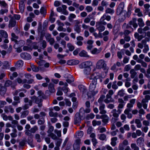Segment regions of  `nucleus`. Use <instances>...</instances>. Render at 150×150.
<instances>
[{
  "label": "nucleus",
  "instance_id": "obj_39",
  "mask_svg": "<svg viewBox=\"0 0 150 150\" xmlns=\"http://www.w3.org/2000/svg\"><path fill=\"white\" fill-rule=\"evenodd\" d=\"M17 81L19 83H26L27 80L25 79H24L22 81L21 79L18 78L17 79Z\"/></svg>",
  "mask_w": 150,
  "mask_h": 150
},
{
  "label": "nucleus",
  "instance_id": "obj_7",
  "mask_svg": "<svg viewBox=\"0 0 150 150\" xmlns=\"http://www.w3.org/2000/svg\"><path fill=\"white\" fill-rule=\"evenodd\" d=\"M150 99V96L149 95H146L145 98L143 99L142 101V104L144 108L146 109L147 108V103H148V100Z\"/></svg>",
  "mask_w": 150,
  "mask_h": 150
},
{
  "label": "nucleus",
  "instance_id": "obj_17",
  "mask_svg": "<svg viewBox=\"0 0 150 150\" xmlns=\"http://www.w3.org/2000/svg\"><path fill=\"white\" fill-rule=\"evenodd\" d=\"M102 49V48L101 47L100 48L98 49L97 48H94L92 50L91 52L93 54H97L101 51Z\"/></svg>",
  "mask_w": 150,
  "mask_h": 150
},
{
  "label": "nucleus",
  "instance_id": "obj_21",
  "mask_svg": "<svg viewBox=\"0 0 150 150\" xmlns=\"http://www.w3.org/2000/svg\"><path fill=\"white\" fill-rule=\"evenodd\" d=\"M81 140L80 139H78L76 140L75 142L74 143L73 147L74 149H75L76 148V145H77L78 146V149H80V144L81 143Z\"/></svg>",
  "mask_w": 150,
  "mask_h": 150
},
{
  "label": "nucleus",
  "instance_id": "obj_16",
  "mask_svg": "<svg viewBox=\"0 0 150 150\" xmlns=\"http://www.w3.org/2000/svg\"><path fill=\"white\" fill-rule=\"evenodd\" d=\"M50 112H49V115L50 117H57L58 116V114L57 112H53L52 107L50 108H49Z\"/></svg>",
  "mask_w": 150,
  "mask_h": 150
},
{
  "label": "nucleus",
  "instance_id": "obj_3",
  "mask_svg": "<svg viewBox=\"0 0 150 150\" xmlns=\"http://www.w3.org/2000/svg\"><path fill=\"white\" fill-rule=\"evenodd\" d=\"M106 67V64L105 61L103 59L99 60L97 62L96 67L98 69H105Z\"/></svg>",
  "mask_w": 150,
  "mask_h": 150
},
{
  "label": "nucleus",
  "instance_id": "obj_43",
  "mask_svg": "<svg viewBox=\"0 0 150 150\" xmlns=\"http://www.w3.org/2000/svg\"><path fill=\"white\" fill-rule=\"evenodd\" d=\"M74 30L77 33H79L81 31V28L80 26L78 25H76L74 28Z\"/></svg>",
  "mask_w": 150,
  "mask_h": 150
},
{
  "label": "nucleus",
  "instance_id": "obj_44",
  "mask_svg": "<svg viewBox=\"0 0 150 150\" xmlns=\"http://www.w3.org/2000/svg\"><path fill=\"white\" fill-rule=\"evenodd\" d=\"M130 74H131V77L132 78H133L137 74V73L133 69H132L130 71Z\"/></svg>",
  "mask_w": 150,
  "mask_h": 150
},
{
  "label": "nucleus",
  "instance_id": "obj_54",
  "mask_svg": "<svg viewBox=\"0 0 150 150\" xmlns=\"http://www.w3.org/2000/svg\"><path fill=\"white\" fill-rule=\"evenodd\" d=\"M76 16L73 13H71L69 16V19L70 21L72 20L73 19L75 18H76Z\"/></svg>",
  "mask_w": 150,
  "mask_h": 150
},
{
  "label": "nucleus",
  "instance_id": "obj_26",
  "mask_svg": "<svg viewBox=\"0 0 150 150\" xmlns=\"http://www.w3.org/2000/svg\"><path fill=\"white\" fill-rule=\"evenodd\" d=\"M0 34L2 37L5 38H7L8 37V35L7 32L4 30H0Z\"/></svg>",
  "mask_w": 150,
  "mask_h": 150
},
{
  "label": "nucleus",
  "instance_id": "obj_33",
  "mask_svg": "<svg viewBox=\"0 0 150 150\" xmlns=\"http://www.w3.org/2000/svg\"><path fill=\"white\" fill-rule=\"evenodd\" d=\"M11 35L12 36L11 39L12 41H14L16 43L17 42L16 39L18 38V37L16 36L15 34L13 33H12Z\"/></svg>",
  "mask_w": 150,
  "mask_h": 150
},
{
  "label": "nucleus",
  "instance_id": "obj_56",
  "mask_svg": "<svg viewBox=\"0 0 150 150\" xmlns=\"http://www.w3.org/2000/svg\"><path fill=\"white\" fill-rule=\"evenodd\" d=\"M31 67L33 71L35 72H38L39 70V69L38 67L34 65H32L31 66Z\"/></svg>",
  "mask_w": 150,
  "mask_h": 150
},
{
  "label": "nucleus",
  "instance_id": "obj_15",
  "mask_svg": "<svg viewBox=\"0 0 150 150\" xmlns=\"http://www.w3.org/2000/svg\"><path fill=\"white\" fill-rule=\"evenodd\" d=\"M101 118L103 119L102 121L105 124H106L108 122L109 118L106 115H104L101 116Z\"/></svg>",
  "mask_w": 150,
  "mask_h": 150
},
{
  "label": "nucleus",
  "instance_id": "obj_23",
  "mask_svg": "<svg viewBox=\"0 0 150 150\" xmlns=\"http://www.w3.org/2000/svg\"><path fill=\"white\" fill-rule=\"evenodd\" d=\"M134 36L137 39L138 41H139L143 38L144 36L143 35H139L138 33H136L134 34Z\"/></svg>",
  "mask_w": 150,
  "mask_h": 150
},
{
  "label": "nucleus",
  "instance_id": "obj_29",
  "mask_svg": "<svg viewBox=\"0 0 150 150\" xmlns=\"http://www.w3.org/2000/svg\"><path fill=\"white\" fill-rule=\"evenodd\" d=\"M135 12L136 13H137V15L139 17H141L143 16L142 13L141 11L139 8H136L135 10Z\"/></svg>",
  "mask_w": 150,
  "mask_h": 150
},
{
  "label": "nucleus",
  "instance_id": "obj_47",
  "mask_svg": "<svg viewBox=\"0 0 150 150\" xmlns=\"http://www.w3.org/2000/svg\"><path fill=\"white\" fill-rule=\"evenodd\" d=\"M106 135L104 134H101L99 136V139L101 140H104L106 139Z\"/></svg>",
  "mask_w": 150,
  "mask_h": 150
},
{
  "label": "nucleus",
  "instance_id": "obj_59",
  "mask_svg": "<svg viewBox=\"0 0 150 150\" xmlns=\"http://www.w3.org/2000/svg\"><path fill=\"white\" fill-rule=\"evenodd\" d=\"M35 137L37 140V141L38 142H40L41 141V139L40 138V136L39 134H36L35 135Z\"/></svg>",
  "mask_w": 150,
  "mask_h": 150
},
{
  "label": "nucleus",
  "instance_id": "obj_20",
  "mask_svg": "<svg viewBox=\"0 0 150 150\" xmlns=\"http://www.w3.org/2000/svg\"><path fill=\"white\" fill-rule=\"evenodd\" d=\"M105 107V105L104 104H102L100 105L99 110H100V113L101 114H104L106 113V111L104 110Z\"/></svg>",
  "mask_w": 150,
  "mask_h": 150
},
{
  "label": "nucleus",
  "instance_id": "obj_38",
  "mask_svg": "<svg viewBox=\"0 0 150 150\" xmlns=\"http://www.w3.org/2000/svg\"><path fill=\"white\" fill-rule=\"evenodd\" d=\"M137 31L139 33L142 34V35L144 36H145L146 35V33L144 32L143 28H138L137 30Z\"/></svg>",
  "mask_w": 150,
  "mask_h": 150
},
{
  "label": "nucleus",
  "instance_id": "obj_61",
  "mask_svg": "<svg viewBox=\"0 0 150 150\" xmlns=\"http://www.w3.org/2000/svg\"><path fill=\"white\" fill-rule=\"evenodd\" d=\"M149 129V128L147 126H145L143 127H142L141 129L142 131L145 132V133H146Z\"/></svg>",
  "mask_w": 150,
  "mask_h": 150
},
{
  "label": "nucleus",
  "instance_id": "obj_42",
  "mask_svg": "<svg viewBox=\"0 0 150 150\" xmlns=\"http://www.w3.org/2000/svg\"><path fill=\"white\" fill-rule=\"evenodd\" d=\"M125 103H120L118 107V108L119 109L117 110V112H119V113H120L121 111L120 109H121L123 108L124 106L125 105Z\"/></svg>",
  "mask_w": 150,
  "mask_h": 150
},
{
  "label": "nucleus",
  "instance_id": "obj_32",
  "mask_svg": "<svg viewBox=\"0 0 150 150\" xmlns=\"http://www.w3.org/2000/svg\"><path fill=\"white\" fill-rule=\"evenodd\" d=\"M114 12V11L113 9L110 8H107L105 10V13H109L110 14H112Z\"/></svg>",
  "mask_w": 150,
  "mask_h": 150
},
{
  "label": "nucleus",
  "instance_id": "obj_22",
  "mask_svg": "<svg viewBox=\"0 0 150 150\" xmlns=\"http://www.w3.org/2000/svg\"><path fill=\"white\" fill-rule=\"evenodd\" d=\"M117 140V137H113L111 139V142L110 144L111 145L113 146H115L116 144V141Z\"/></svg>",
  "mask_w": 150,
  "mask_h": 150
},
{
  "label": "nucleus",
  "instance_id": "obj_30",
  "mask_svg": "<svg viewBox=\"0 0 150 150\" xmlns=\"http://www.w3.org/2000/svg\"><path fill=\"white\" fill-rule=\"evenodd\" d=\"M83 135V132L82 131H80L76 133V136L77 138H81Z\"/></svg>",
  "mask_w": 150,
  "mask_h": 150
},
{
  "label": "nucleus",
  "instance_id": "obj_52",
  "mask_svg": "<svg viewBox=\"0 0 150 150\" xmlns=\"http://www.w3.org/2000/svg\"><path fill=\"white\" fill-rule=\"evenodd\" d=\"M3 66L4 68V69H7L9 66L8 62L7 61H4L3 63Z\"/></svg>",
  "mask_w": 150,
  "mask_h": 150
},
{
  "label": "nucleus",
  "instance_id": "obj_37",
  "mask_svg": "<svg viewBox=\"0 0 150 150\" xmlns=\"http://www.w3.org/2000/svg\"><path fill=\"white\" fill-rule=\"evenodd\" d=\"M91 71V69L90 68H86L84 70V73L86 75H88L90 74Z\"/></svg>",
  "mask_w": 150,
  "mask_h": 150
},
{
  "label": "nucleus",
  "instance_id": "obj_63",
  "mask_svg": "<svg viewBox=\"0 0 150 150\" xmlns=\"http://www.w3.org/2000/svg\"><path fill=\"white\" fill-rule=\"evenodd\" d=\"M38 130V127L36 126H35L30 129L31 132L34 133Z\"/></svg>",
  "mask_w": 150,
  "mask_h": 150
},
{
  "label": "nucleus",
  "instance_id": "obj_13",
  "mask_svg": "<svg viewBox=\"0 0 150 150\" xmlns=\"http://www.w3.org/2000/svg\"><path fill=\"white\" fill-rule=\"evenodd\" d=\"M21 57L25 59L29 60L31 59V55L27 53H22L21 54Z\"/></svg>",
  "mask_w": 150,
  "mask_h": 150
},
{
  "label": "nucleus",
  "instance_id": "obj_11",
  "mask_svg": "<svg viewBox=\"0 0 150 150\" xmlns=\"http://www.w3.org/2000/svg\"><path fill=\"white\" fill-rule=\"evenodd\" d=\"M74 123L75 124L79 123L81 122V117L80 114L79 113H77L75 116L74 119Z\"/></svg>",
  "mask_w": 150,
  "mask_h": 150
},
{
  "label": "nucleus",
  "instance_id": "obj_8",
  "mask_svg": "<svg viewBox=\"0 0 150 150\" xmlns=\"http://www.w3.org/2000/svg\"><path fill=\"white\" fill-rule=\"evenodd\" d=\"M92 64V63L91 61H87L83 62L81 64L79 65V67L81 68H90Z\"/></svg>",
  "mask_w": 150,
  "mask_h": 150
},
{
  "label": "nucleus",
  "instance_id": "obj_10",
  "mask_svg": "<svg viewBox=\"0 0 150 150\" xmlns=\"http://www.w3.org/2000/svg\"><path fill=\"white\" fill-rule=\"evenodd\" d=\"M101 76L100 74L98 72H95L92 74L89 77L90 79H93V81L96 80L100 78Z\"/></svg>",
  "mask_w": 150,
  "mask_h": 150
},
{
  "label": "nucleus",
  "instance_id": "obj_55",
  "mask_svg": "<svg viewBox=\"0 0 150 150\" xmlns=\"http://www.w3.org/2000/svg\"><path fill=\"white\" fill-rule=\"evenodd\" d=\"M16 24V22L14 21H10L9 27H14Z\"/></svg>",
  "mask_w": 150,
  "mask_h": 150
},
{
  "label": "nucleus",
  "instance_id": "obj_49",
  "mask_svg": "<svg viewBox=\"0 0 150 150\" xmlns=\"http://www.w3.org/2000/svg\"><path fill=\"white\" fill-rule=\"evenodd\" d=\"M13 132L11 133L10 134L11 136L12 137H16L17 136L16 134L17 130L16 129H14L13 130Z\"/></svg>",
  "mask_w": 150,
  "mask_h": 150
},
{
  "label": "nucleus",
  "instance_id": "obj_28",
  "mask_svg": "<svg viewBox=\"0 0 150 150\" xmlns=\"http://www.w3.org/2000/svg\"><path fill=\"white\" fill-rule=\"evenodd\" d=\"M23 62L22 60H19L16 63V67H22L23 65Z\"/></svg>",
  "mask_w": 150,
  "mask_h": 150
},
{
  "label": "nucleus",
  "instance_id": "obj_57",
  "mask_svg": "<svg viewBox=\"0 0 150 150\" xmlns=\"http://www.w3.org/2000/svg\"><path fill=\"white\" fill-rule=\"evenodd\" d=\"M123 11V9L118 7L117 9V15H120Z\"/></svg>",
  "mask_w": 150,
  "mask_h": 150
},
{
  "label": "nucleus",
  "instance_id": "obj_2",
  "mask_svg": "<svg viewBox=\"0 0 150 150\" xmlns=\"http://www.w3.org/2000/svg\"><path fill=\"white\" fill-rule=\"evenodd\" d=\"M96 81H92L89 86V91L87 93V95L88 99L92 98V99L91 100V101L93 100L94 96L98 92V90L94 91L96 88Z\"/></svg>",
  "mask_w": 150,
  "mask_h": 150
},
{
  "label": "nucleus",
  "instance_id": "obj_58",
  "mask_svg": "<svg viewBox=\"0 0 150 150\" xmlns=\"http://www.w3.org/2000/svg\"><path fill=\"white\" fill-rule=\"evenodd\" d=\"M6 102L4 100H0V108H2L4 107V105H6Z\"/></svg>",
  "mask_w": 150,
  "mask_h": 150
},
{
  "label": "nucleus",
  "instance_id": "obj_25",
  "mask_svg": "<svg viewBox=\"0 0 150 150\" xmlns=\"http://www.w3.org/2000/svg\"><path fill=\"white\" fill-rule=\"evenodd\" d=\"M79 55L81 57H88L89 56L88 55L87 52L84 50H82L80 52Z\"/></svg>",
  "mask_w": 150,
  "mask_h": 150
},
{
  "label": "nucleus",
  "instance_id": "obj_36",
  "mask_svg": "<svg viewBox=\"0 0 150 150\" xmlns=\"http://www.w3.org/2000/svg\"><path fill=\"white\" fill-rule=\"evenodd\" d=\"M131 147L133 150H139V147L135 144L132 143L131 145Z\"/></svg>",
  "mask_w": 150,
  "mask_h": 150
},
{
  "label": "nucleus",
  "instance_id": "obj_60",
  "mask_svg": "<svg viewBox=\"0 0 150 150\" xmlns=\"http://www.w3.org/2000/svg\"><path fill=\"white\" fill-rule=\"evenodd\" d=\"M115 50V45L114 44H112L111 47V52L112 53H114Z\"/></svg>",
  "mask_w": 150,
  "mask_h": 150
},
{
  "label": "nucleus",
  "instance_id": "obj_24",
  "mask_svg": "<svg viewBox=\"0 0 150 150\" xmlns=\"http://www.w3.org/2000/svg\"><path fill=\"white\" fill-rule=\"evenodd\" d=\"M49 90L50 91L51 93H54L55 92V90L54 88L53 84L50 83L49 86Z\"/></svg>",
  "mask_w": 150,
  "mask_h": 150
},
{
  "label": "nucleus",
  "instance_id": "obj_1",
  "mask_svg": "<svg viewBox=\"0 0 150 150\" xmlns=\"http://www.w3.org/2000/svg\"><path fill=\"white\" fill-rule=\"evenodd\" d=\"M38 93L39 96L36 98L35 96H33L31 97V100H29L28 98H24V102L25 103H29L28 105V104H25L23 107V108L24 110H26L29 107V105L30 106L32 104L33 101H35L36 103L38 104V106L40 107L42 106V104L41 102H42V99L41 98L43 97V93L41 91H39L38 92Z\"/></svg>",
  "mask_w": 150,
  "mask_h": 150
},
{
  "label": "nucleus",
  "instance_id": "obj_12",
  "mask_svg": "<svg viewBox=\"0 0 150 150\" xmlns=\"http://www.w3.org/2000/svg\"><path fill=\"white\" fill-rule=\"evenodd\" d=\"M144 140L143 137H140L137 139V144L140 147L144 146Z\"/></svg>",
  "mask_w": 150,
  "mask_h": 150
},
{
  "label": "nucleus",
  "instance_id": "obj_40",
  "mask_svg": "<svg viewBox=\"0 0 150 150\" xmlns=\"http://www.w3.org/2000/svg\"><path fill=\"white\" fill-rule=\"evenodd\" d=\"M112 113V115L114 117H118V114L117 113V110L115 109L112 110L111 112Z\"/></svg>",
  "mask_w": 150,
  "mask_h": 150
},
{
  "label": "nucleus",
  "instance_id": "obj_9",
  "mask_svg": "<svg viewBox=\"0 0 150 150\" xmlns=\"http://www.w3.org/2000/svg\"><path fill=\"white\" fill-rule=\"evenodd\" d=\"M102 25H103V23L100 20V21L96 23V26L99 33L105 30V27Z\"/></svg>",
  "mask_w": 150,
  "mask_h": 150
},
{
  "label": "nucleus",
  "instance_id": "obj_14",
  "mask_svg": "<svg viewBox=\"0 0 150 150\" xmlns=\"http://www.w3.org/2000/svg\"><path fill=\"white\" fill-rule=\"evenodd\" d=\"M79 62V60L75 59H71L68 60L67 63L69 65H74L78 64Z\"/></svg>",
  "mask_w": 150,
  "mask_h": 150
},
{
  "label": "nucleus",
  "instance_id": "obj_27",
  "mask_svg": "<svg viewBox=\"0 0 150 150\" xmlns=\"http://www.w3.org/2000/svg\"><path fill=\"white\" fill-rule=\"evenodd\" d=\"M135 123L137 124V127L138 128H140L142 127V124L140 120L137 119L135 120Z\"/></svg>",
  "mask_w": 150,
  "mask_h": 150
},
{
  "label": "nucleus",
  "instance_id": "obj_51",
  "mask_svg": "<svg viewBox=\"0 0 150 150\" xmlns=\"http://www.w3.org/2000/svg\"><path fill=\"white\" fill-rule=\"evenodd\" d=\"M29 113V112L28 110H26L23 112L21 115V118H23L25 117Z\"/></svg>",
  "mask_w": 150,
  "mask_h": 150
},
{
  "label": "nucleus",
  "instance_id": "obj_53",
  "mask_svg": "<svg viewBox=\"0 0 150 150\" xmlns=\"http://www.w3.org/2000/svg\"><path fill=\"white\" fill-rule=\"evenodd\" d=\"M67 46L69 48V50L70 51H73L74 49V47L70 43L67 44Z\"/></svg>",
  "mask_w": 150,
  "mask_h": 150
},
{
  "label": "nucleus",
  "instance_id": "obj_18",
  "mask_svg": "<svg viewBox=\"0 0 150 150\" xmlns=\"http://www.w3.org/2000/svg\"><path fill=\"white\" fill-rule=\"evenodd\" d=\"M106 98L104 100V102L105 103H108L110 102H114V100L111 97L109 96L108 95H106Z\"/></svg>",
  "mask_w": 150,
  "mask_h": 150
},
{
  "label": "nucleus",
  "instance_id": "obj_64",
  "mask_svg": "<svg viewBox=\"0 0 150 150\" xmlns=\"http://www.w3.org/2000/svg\"><path fill=\"white\" fill-rule=\"evenodd\" d=\"M125 146L123 144L120 143L118 146L119 150H124Z\"/></svg>",
  "mask_w": 150,
  "mask_h": 150
},
{
  "label": "nucleus",
  "instance_id": "obj_4",
  "mask_svg": "<svg viewBox=\"0 0 150 150\" xmlns=\"http://www.w3.org/2000/svg\"><path fill=\"white\" fill-rule=\"evenodd\" d=\"M111 19V17L110 16L107 15L106 13H104L103 15L101 17L100 19V21L103 25H106L107 23L104 20H106L108 21H109Z\"/></svg>",
  "mask_w": 150,
  "mask_h": 150
},
{
  "label": "nucleus",
  "instance_id": "obj_34",
  "mask_svg": "<svg viewBox=\"0 0 150 150\" xmlns=\"http://www.w3.org/2000/svg\"><path fill=\"white\" fill-rule=\"evenodd\" d=\"M39 62L40 65H43L44 64V67H48L49 66V63H46L45 64V61L44 60H41Z\"/></svg>",
  "mask_w": 150,
  "mask_h": 150
},
{
  "label": "nucleus",
  "instance_id": "obj_19",
  "mask_svg": "<svg viewBox=\"0 0 150 150\" xmlns=\"http://www.w3.org/2000/svg\"><path fill=\"white\" fill-rule=\"evenodd\" d=\"M137 21L139 27H142L144 26L145 25L144 23L142 18H139L137 20Z\"/></svg>",
  "mask_w": 150,
  "mask_h": 150
},
{
  "label": "nucleus",
  "instance_id": "obj_6",
  "mask_svg": "<svg viewBox=\"0 0 150 150\" xmlns=\"http://www.w3.org/2000/svg\"><path fill=\"white\" fill-rule=\"evenodd\" d=\"M56 22L58 26L57 28L58 30L59 31H63L64 32L66 31V29L63 28V26L64 25V24L63 23L61 22L59 20L57 21Z\"/></svg>",
  "mask_w": 150,
  "mask_h": 150
},
{
  "label": "nucleus",
  "instance_id": "obj_46",
  "mask_svg": "<svg viewBox=\"0 0 150 150\" xmlns=\"http://www.w3.org/2000/svg\"><path fill=\"white\" fill-rule=\"evenodd\" d=\"M85 9L88 12H90L93 10V8L91 6H87L85 8Z\"/></svg>",
  "mask_w": 150,
  "mask_h": 150
},
{
  "label": "nucleus",
  "instance_id": "obj_50",
  "mask_svg": "<svg viewBox=\"0 0 150 150\" xmlns=\"http://www.w3.org/2000/svg\"><path fill=\"white\" fill-rule=\"evenodd\" d=\"M28 46H24L23 47V50L24 51H31L32 49V47Z\"/></svg>",
  "mask_w": 150,
  "mask_h": 150
},
{
  "label": "nucleus",
  "instance_id": "obj_41",
  "mask_svg": "<svg viewBox=\"0 0 150 150\" xmlns=\"http://www.w3.org/2000/svg\"><path fill=\"white\" fill-rule=\"evenodd\" d=\"M101 124L100 121H97L96 120H93L92 121V125L93 126H95L96 125H99Z\"/></svg>",
  "mask_w": 150,
  "mask_h": 150
},
{
  "label": "nucleus",
  "instance_id": "obj_5",
  "mask_svg": "<svg viewBox=\"0 0 150 150\" xmlns=\"http://www.w3.org/2000/svg\"><path fill=\"white\" fill-rule=\"evenodd\" d=\"M137 19L135 18H133L132 21H130L127 25V28H128L132 27V26L135 29L138 27V25L136 23Z\"/></svg>",
  "mask_w": 150,
  "mask_h": 150
},
{
  "label": "nucleus",
  "instance_id": "obj_31",
  "mask_svg": "<svg viewBox=\"0 0 150 150\" xmlns=\"http://www.w3.org/2000/svg\"><path fill=\"white\" fill-rule=\"evenodd\" d=\"M6 90V88L4 87H1L0 89V94L1 95H4L5 93Z\"/></svg>",
  "mask_w": 150,
  "mask_h": 150
},
{
  "label": "nucleus",
  "instance_id": "obj_35",
  "mask_svg": "<svg viewBox=\"0 0 150 150\" xmlns=\"http://www.w3.org/2000/svg\"><path fill=\"white\" fill-rule=\"evenodd\" d=\"M82 111H84V112L85 113H88L90 112L91 109H90L89 108H86L85 110H84L83 108H80L79 110V112H81Z\"/></svg>",
  "mask_w": 150,
  "mask_h": 150
},
{
  "label": "nucleus",
  "instance_id": "obj_45",
  "mask_svg": "<svg viewBox=\"0 0 150 150\" xmlns=\"http://www.w3.org/2000/svg\"><path fill=\"white\" fill-rule=\"evenodd\" d=\"M144 48L143 50L144 53H146L149 50V48L147 45H145L144 46Z\"/></svg>",
  "mask_w": 150,
  "mask_h": 150
},
{
  "label": "nucleus",
  "instance_id": "obj_48",
  "mask_svg": "<svg viewBox=\"0 0 150 150\" xmlns=\"http://www.w3.org/2000/svg\"><path fill=\"white\" fill-rule=\"evenodd\" d=\"M9 75L10 79L13 80L14 78L16 77L17 76L18 74L16 72H14L12 74H10Z\"/></svg>",
  "mask_w": 150,
  "mask_h": 150
},
{
  "label": "nucleus",
  "instance_id": "obj_62",
  "mask_svg": "<svg viewBox=\"0 0 150 150\" xmlns=\"http://www.w3.org/2000/svg\"><path fill=\"white\" fill-rule=\"evenodd\" d=\"M131 68V66L130 65L128 64L126 65L124 69L125 71H129Z\"/></svg>",
  "mask_w": 150,
  "mask_h": 150
}]
</instances>
